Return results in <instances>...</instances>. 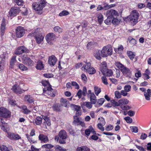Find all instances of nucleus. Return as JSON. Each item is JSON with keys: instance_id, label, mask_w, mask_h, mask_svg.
Listing matches in <instances>:
<instances>
[{"instance_id": "f257e3e1", "label": "nucleus", "mask_w": 151, "mask_h": 151, "mask_svg": "<svg viewBox=\"0 0 151 151\" xmlns=\"http://www.w3.org/2000/svg\"><path fill=\"white\" fill-rule=\"evenodd\" d=\"M113 49L110 45H108L104 47L101 51V56L106 57L111 55L112 54Z\"/></svg>"}, {"instance_id": "f03ea898", "label": "nucleus", "mask_w": 151, "mask_h": 151, "mask_svg": "<svg viewBox=\"0 0 151 151\" xmlns=\"http://www.w3.org/2000/svg\"><path fill=\"white\" fill-rule=\"evenodd\" d=\"M45 4L44 0H40L39 2H34L32 4V7L34 9L37 11H41L45 7Z\"/></svg>"}, {"instance_id": "7ed1b4c3", "label": "nucleus", "mask_w": 151, "mask_h": 151, "mask_svg": "<svg viewBox=\"0 0 151 151\" xmlns=\"http://www.w3.org/2000/svg\"><path fill=\"white\" fill-rule=\"evenodd\" d=\"M41 30V28H37L33 34V35L35 36L37 43L38 44H40L41 42L44 37L40 33Z\"/></svg>"}, {"instance_id": "20e7f679", "label": "nucleus", "mask_w": 151, "mask_h": 151, "mask_svg": "<svg viewBox=\"0 0 151 151\" xmlns=\"http://www.w3.org/2000/svg\"><path fill=\"white\" fill-rule=\"evenodd\" d=\"M133 12L129 19L132 24L134 25L136 24L138 22L139 14L136 10H133Z\"/></svg>"}, {"instance_id": "39448f33", "label": "nucleus", "mask_w": 151, "mask_h": 151, "mask_svg": "<svg viewBox=\"0 0 151 151\" xmlns=\"http://www.w3.org/2000/svg\"><path fill=\"white\" fill-rule=\"evenodd\" d=\"M23 63L26 65L32 66L34 65V62L26 55H24L22 57Z\"/></svg>"}, {"instance_id": "423d86ee", "label": "nucleus", "mask_w": 151, "mask_h": 151, "mask_svg": "<svg viewBox=\"0 0 151 151\" xmlns=\"http://www.w3.org/2000/svg\"><path fill=\"white\" fill-rule=\"evenodd\" d=\"M59 142L60 144L65 143V139L67 137V135L66 132L64 130L60 131L59 134Z\"/></svg>"}, {"instance_id": "0eeeda50", "label": "nucleus", "mask_w": 151, "mask_h": 151, "mask_svg": "<svg viewBox=\"0 0 151 151\" xmlns=\"http://www.w3.org/2000/svg\"><path fill=\"white\" fill-rule=\"evenodd\" d=\"M10 115L11 112L8 110L3 107L0 108V117L7 118L9 117Z\"/></svg>"}, {"instance_id": "6e6552de", "label": "nucleus", "mask_w": 151, "mask_h": 151, "mask_svg": "<svg viewBox=\"0 0 151 151\" xmlns=\"http://www.w3.org/2000/svg\"><path fill=\"white\" fill-rule=\"evenodd\" d=\"M0 127L1 129L4 132L8 133L9 130V126L1 118L0 119Z\"/></svg>"}, {"instance_id": "1a4fd4ad", "label": "nucleus", "mask_w": 151, "mask_h": 151, "mask_svg": "<svg viewBox=\"0 0 151 151\" xmlns=\"http://www.w3.org/2000/svg\"><path fill=\"white\" fill-rule=\"evenodd\" d=\"M7 136L10 139L15 140L20 139V143L24 142V140L22 139L21 137L18 134H15L13 133L9 132L7 133Z\"/></svg>"}, {"instance_id": "9d476101", "label": "nucleus", "mask_w": 151, "mask_h": 151, "mask_svg": "<svg viewBox=\"0 0 151 151\" xmlns=\"http://www.w3.org/2000/svg\"><path fill=\"white\" fill-rule=\"evenodd\" d=\"M29 50L25 46H21L17 48L15 50L14 53L17 55H19L24 53L29 52Z\"/></svg>"}, {"instance_id": "9b49d317", "label": "nucleus", "mask_w": 151, "mask_h": 151, "mask_svg": "<svg viewBox=\"0 0 151 151\" xmlns=\"http://www.w3.org/2000/svg\"><path fill=\"white\" fill-rule=\"evenodd\" d=\"M43 93L45 94H47L50 95L51 96L54 97L55 95L54 93V90L50 86H47L44 88L43 89Z\"/></svg>"}, {"instance_id": "f8f14e48", "label": "nucleus", "mask_w": 151, "mask_h": 151, "mask_svg": "<svg viewBox=\"0 0 151 151\" xmlns=\"http://www.w3.org/2000/svg\"><path fill=\"white\" fill-rule=\"evenodd\" d=\"M20 85L15 84L12 87V89L14 92L18 94H20L28 90V89L23 90L21 88Z\"/></svg>"}, {"instance_id": "ddd939ff", "label": "nucleus", "mask_w": 151, "mask_h": 151, "mask_svg": "<svg viewBox=\"0 0 151 151\" xmlns=\"http://www.w3.org/2000/svg\"><path fill=\"white\" fill-rule=\"evenodd\" d=\"M25 33V30L21 26H19L16 29V37L18 38L22 37Z\"/></svg>"}, {"instance_id": "4468645a", "label": "nucleus", "mask_w": 151, "mask_h": 151, "mask_svg": "<svg viewBox=\"0 0 151 151\" xmlns=\"http://www.w3.org/2000/svg\"><path fill=\"white\" fill-rule=\"evenodd\" d=\"M106 16H110L111 18H113L119 16L118 12L115 10L113 9L108 10L106 13Z\"/></svg>"}, {"instance_id": "2eb2a0df", "label": "nucleus", "mask_w": 151, "mask_h": 151, "mask_svg": "<svg viewBox=\"0 0 151 151\" xmlns=\"http://www.w3.org/2000/svg\"><path fill=\"white\" fill-rule=\"evenodd\" d=\"M121 71L124 76L128 78H131L132 76L131 71L126 67L124 68Z\"/></svg>"}, {"instance_id": "dca6fc26", "label": "nucleus", "mask_w": 151, "mask_h": 151, "mask_svg": "<svg viewBox=\"0 0 151 151\" xmlns=\"http://www.w3.org/2000/svg\"><path fill=\"white\" fill-rule=\"evenodd\" d=\"M20 10L19 8H12L9 12V15L10 17H14L16 16L20 12Z\"/></svg>"}, {"instance_id": "f3484780", "label": "nucleus", "mask_w": 151, "mask_h": 151, "mask_svg": "<svg viewBox=\"0 0 151 151\" xmlns=\"http://www.w3.org/2000/svg\"><path fill=\"white\" fill-rule=\"evenodd\" d=\"M45 38L47 42L49 44H51L55 38V35L53 33H49L47 35Z\"/></svg>"}, {"instance_id": "a211bd4d", "label": "nucleus", "mask_w": 151, "mask_h": 151, "mask_svg": "<svg viewBox=\"0 0 151 151\" xmlns=\"http://www.w3.org/2000/svg\"><path fill=\"white\" fill-rule=\"evenodd\" d=\"M57 60L56 58L54 55H52L49 57L48 63L51 66H54L55 65Z\"/></svg>"}, {"instance_id": "6ab92c4d", "label": "nucleus", "mask_w": 151, "mask_h": 151, "mask_svg": "<svg viewBox=\"0 0 151 151\" xmlns=\"http://www.w3.org/2000/svg\"><path fill=\"white\" fill-rule=\"evenodd\" d=\"M6 25L5 20V19L3 18L2 21L0 28L1 35L2 36L4 34L6 29Z\"/></svg>"}, {"instance_id": "aec40b11", "label": "nucleus", "mask_w": 151, "mask_h": 151, "mask_svg": "<svg viewBox=\"0 0 151 151\" xmlns=\"http://www.w3.org/2000/svg\"><path fill=\"white\" fill-rule=\"evenodd\" d=\"M42 117H41L37 116L33 121V124L35 125H40L42 123Z\"/></svg>"}, {"instance_id": "412c9836", "label": "nucleus", "mask_w": 151, "mask_h": 151, "mask_svg": "<svg viewBox=\"0 0 151 151\" xmlns=\"http://www.w3.org/2000/svg\"><path fill=\"white\" fill-rule=\"evenodd\" d=\"M38 137L39 140H40L42 142L46 143L49 141L47 136L43 134H40Z\"/></svg>"}, {"instance_id": "4be33fe9", "label": "nucleus", "mask_w": 151, "mask_h": 151, "mask_svg": "<svg viewBox=\"0 0 151 151\" xmlns=\"http://www.w3.org/2000/svg\"><path fill=\"white\" fill-rule=\"evenodd\" d=\"M42 117L45 121L44 122L43 125L45 126V128H47V126L49 127L51 125L50 120L48 117L46 116H43Z\"/></svg>"}, {"instance_id": "5701e85b", "label": "nucleus", "mask_w": 151, "mask_h": 151, "mask_svg": "<svg viewBox=\"0 0 151 151\" xmlns=\"http://www.w3.org/2000/svg\"><path fill=\"white\" fill-rule=\"evenodd\" d=\"M92 102L85 101L81 103V106H86L88 109H91L92 107Z\"/></svg>"}, {"instance_id": "b1692460", "label": "nucleus", "mask_w": 151, "mask_h": 151, "mask_svg": "<svg viewBox=\"0 0 151 151\" xmlns=\"http://www.w3.org/2000/svg\"><path fill=\"white\" fill-rule=\"evenodd\" d=\"M35 67L38 70H41L43 69L44 68V65L42 62L40 60H38L37 62Z\"/></svg>"}, {"instance_id": "393cba45", "label": "nucleus", "mask_w": 151, "mask_h": 151, "mask_svg": "<svg viewBox=\"0 0 151 151\" xmlns=\"http://www.w3.org/2000/svg\"><path fill=\"white\" fill-rule=\"evenodd\" d=\"M100 69L102 73L104 72V71L107 69V64L106 62H103L101 63Z\"/></svg>"}, {"instance_id": "a878e982", "label": "nucleus", "mask_w": 151, "mask_h": 151, "mask_svg": "<svg viewBox=\"0 0 151 151\" xmlns=\"http://www.w3.org/2000/svg\"><path fill=\"white\" fill-rule=\"evenodd\" d=\"M90 98V101L92 102L93 104H95L97 102L96 97L94 93H91L89 96Z\"/></svg>"}, {"instance_id": "bb28decb", "label": "nucleus", "mask_w": 151, "mask_h": 151, "mask_svg": "<svg viewBox=\"0 0 151 151\" xmlns=\"http://www.w3.org/2000/svg\"><path fill=\"white\" fill-rule=\"evenodd\" d=\"M151 90L150 89H148L147 90V92H145L144 93V95L146 100L149 101L150 100V96H151Z\"/></svg>"}, {"instance_id": "cd10ccee", "label": "nucleus", "mask_w": 151, "mask_h": 151, "mask_svg": "<svg viewBox=\"0 0 151 151\" xmlns=\"http://www.w3.org/2000/svg\"><path fill=\"white\" fill-rule=\"evenodd\" d=\"M100 53H101V51L100 50H96L94 52V56L98 60H100L101 59Z\"/></svg>"}, {"instance_id": "c85d7f7f", "label": "nucleus", "mask_w": 151, "mask_h": 151, "mask_svg": "<svg viewBox=\"0 0 151 151\" xmlns=\"http://www.w3.org/2000/svg\"><path fill=\"white\" fill-rule=\"evenodd\" d=\"M24 99L29 103H32L34 101L33 98L29 95H26L24 96Z\"/></svg>"}, {"instance_id": "c756f323", "label": "nucleus", "mask_w": 151, "mask_h": 151, "mask_svg": "<svg viewBox=\"0 0 151 151\" xmlns=\"http://www.w3.org/2000/svg\"><path fill=\"white\" fill-rule=\"evenodd\" d=\"M53 110L56 111H60L61 110V106L59 104H56L52 106Z\"/></svg>"}, {"instance_id": "7c9ffc66", "label": "nucleus", "mask_w": 151, "mask_h": 151, "mask_svg": "<svg viewBox=\"0 0 151 151\" xmlns=\"http://www.w3.org/2000/svg\"><path fill=\"white\" fill-rule=\"evenodd\" d=\"M103 74L107 76H110L113 74V72L112 70L110 69H106V70L102 73Z\"/></svg>"}, {"instance_id": "2f4dec72", "label": "nucleus", "mask_w": 151, "mask_h": 151, "mask_svg": "<svg viewBox=\"0 0 151 151\" xmlns=\"http://www.w3.org/2000/svg\"><path fill=\"white\" fill-rule=\"evenodd\" d=\"M129 102V101L127 99L123 98L119 100L120 105H123L127 104Z\"/></svg>"}, {"instance_id": "473e14b6", "label": "nucleus", "mask_w": 151, "mask_h": 151, "mask_svg": "<svg viewBox=\"0 0 151 151\" xmlns=\"http://www.w3.org/2000/svg\"><path fill=\"white\" fill-rule=\"evenodd\" d=\"M16 56L14 55L12 58L10 65V67L11 68H13L14 65L15 63L16 62L17 60L16 59Z\"/></svg>"}, {"instance_id": "72a5a7b5", "label": "nucleus", "mask_w": 151, "mask_h": 151, "mask_svg": "<svg viewBox=\"0 0 151 151\" xmlns=\"http://www.w3.org/2000/svg\"><path fill=\"white\" fill-rule=\"evenodd\" d=\"M76 151H90V149L87 147L83 146L78 147L76 149Z\"/></svg>"}, {"instance_id": "f704fd0d", "label": "nucleus", "mask_w": 151, "mask_h": 151, "mask_svg": "<svg viewBox=\"0 0 151 151\" xmlns=\"http://www.w3.org/2000/svg\"><path fill=\"white\" fill-rule=\"evenodd\" d=\"M97 17L99 23L101 24L103 21V18L102 14L101 13L98 14Z\"/></svg>"}, {"instance_id": "c9c22d12", "label": "nucleus", "mask_w": 151, "mask_h": 151, "mask_svg": "<svg viewBox=\"0 0 151 151\" xmlns=\"http://www.w3.org/2000/svg\"><path fill=\"white\" fill-rule=\"evenodd\" d=\"M127 40L132 45H134L136 44V40L132 38L131 37H129L128 38Z\"/></svg>"}, {"instance_id": "e433bc0d", "label": "nucleus", "mask_w": 151, "mask_h": 151, "mask_svg": "<svg viewBox=\"0 0 151 151\" xmlns=\"http://www.w3.org/2000/svg\"><path fill=\"white\" fill-rule=\"evenodd\" d=\"M91 63L89 62H88L86 63V65L83 66L81 69L82 70H86V71L89 68H91Z\"/></svg>"}, {"instance_id": "4c0bfd02", "label": "nucleus", "mask_w": 151, "mask_h": 151, "mask_svg": "<svg viewBox=\"0 0 151 151\" xmlns=\"http://www.w3.org/2000/svg\"><path fill=\"white\" fill-rule=\"evenodd\" d=\"M61 102L63 104V105L65 107H67V105L69 104V102L66 99L63 98H61L60 99Z\"/></svg>"}, {"instance_id": "58836bf2", "label": "nucleus", "mask_w": 151, "mask_h": 151, "mask_svg": "<svg viewBox=\"0 0 151 151\" xmlns=\"http://www.w3.org/2000/svg\"><path fill=\"white\" fill-rule=\"evenodd\" d=\"M127 55L129 58L131 60H133L135 56L134 54L132 51H127Z\"/></svg>"}, {"instance_id": "ea45409f", "label": "nucleus", "mask_w": 151, "mask_h": 151, "mask_svg": "<svg viewBox=\"0 0 151 151\" xmlns=\"http://www.w3.org/2000/svg\"><path fill=\"white\" fill-rule=\"evenodd\" d=\"M94 89L95 94L96 96H98L101 91V88L96 86H95L94 87Z\"/></svg>"}, {"instance_id": "a19ab883", "label": "nucleus", "mask_w": 151, "mask_h": 151, "mask_svg": "<svg viewBox=\"0 0 151 151\" xmlns=\"http://www.w3.org/2000/svg\"><path fill=\"white\" fill-rule=\"evenodd\" d=\"M107 16V18L104 21V22L106 24L108 25L112 23V18H111V17H110V16Z\"/></svg>"}, {"instance_id": "79ce46f5", "label": "nucleus", "mask_w": 151, "mask_h": 151, "mask_svg": "<svg viewBox=\"0 0 151 151\" xmlns=\"http://www.w3.org/2000/svg\"><path fill=\"white\" fill-rule=\"evenodd\" d=\"M115 65L122 71V70L124 68V67L123 65L119 62H117L115 63Z\"/></svg>"}, {"instance_id": "37998d69", "label": "nucleus", "mask_w": 151, "mask_h": 151, "mask_svg": "<svg viewBox=\"0 0 151 151\" xmlns=\"http://www.w3.org/2000/svg\"><path fill=\"white\" fill-rule=\"evenodd\" d=\"M22 110H23L22 112L25 114H29L30 111L28 110L25 106H24L22 107Z\"/></svg>"}, {"instance_id": "c03bdc74", "label": "nucleus", "mask_w": 151, "mask_h": 151, "mask_svg": "<svg viewBox=\"0 0 151 151\" xmlns=\"http://www.w3.org/2000/svg\"><path fill=\"white\" fill-rule=\"evenodd\" d=\"M88 73L91 74H94L96 73V70L93 67H91L86 71Z\"/></svg>"}, {"instance_id": "a18cd8bd", "label": "nucleus", "mask_w": 151, "mask_h": 151, "mask_svg": "<svg viewBox=\"0 0 151 151\" xmlns=\"http://www.w3.org/2000/svg\"><path fill=\"white\" fill-rule=\"evenodd\" d=\"M56 151H66V149L63 148L59 145H56L55 147Z\"/></svg>"}, {"instance_id": "49530a36", "label": "nucleus", "mask_w": 151, "mask_h": 151, "mask_svg": "<svg viewBox=\"0 0 151 151\" xmlns=\"http://www.w3.org/2000/svg\"><path fill=\"white\" fill-rule=\"evenodd\" d=\"M18 67L21 70L23 71H26L28 69L26 66L22 64H19L18 65Z\"/></svg>"}, {"instance_id": "de8ad7c7", "label": "nucleus", "mask_w": 151, "mask_h": 151, "mask_svg": "<svg viewBox=\"0 0 151 151\" xmlns=\"http://www.w3.org/2000/svg\"><path fill=\"white\" fill-rule=\"evenodd\" d=\"M115 97L117 99H119L122 97L121 94L118 91H116L115 92Z\"/></svg>"}, {"instance_id": "09e8293b", "label": "nucleus", "mask_w": 151, "mask_h": 151, "mask_svg": "<svg viewBox=\"0 0 151 151\" xmlns=\"http://www.w3.org/2000/svg\"><path fill=\"white\" fill-rule=\"evenodd\" d=\"M120 22V20L116 17L113 18L112 20V23L114 24H118Z\"/></svg>"}, {"instance_id": "8fccbe9b", "label": "nucleus", "mask_w": 151, "mask_h": 151, "mask_svg": "<svg viewBox=\"0 0 151 151\" xmlns=\"http://www.w3.org/2000/svg\"><path fill=\"white\" fill-rule=\"evenodd\" d=\"M111 102L112 105L114 106H120L119 103V100L118 102H117L114 100H111Z\"/></svg>"}, {"instance_id": "3c124183", "label": "nucleus", "mask_w": 151, "mask_h": 151, "mask_svg": "<svg viewBox=\"0 0 151 151\" xmlns=\"http://www.w3.org/2000/svg\"><path fill=\"white\" fill-rule=\"evenodd\" d=\"M69 14V12L66 10L60 12L59 14V15L60 16L62 17L64 16H66Z\"/></svg>"}, {"instance_id": "603ef678", "label": "nucleus", "mask_w": 151, "mask_h": 151, "mask_svg": "<svg viewBox=\"0 0 151 151\" xmlns=\"http://www.w3.org/2000/svg\"><path fill=\"white\" fill-rule=\"evenodd\" d=\"M81 122L79 120V118L77 116H75L74 117V123L76 124H78V123L80 124Z\"/></svg>"}, {"instance_id": "864d4df0", "label": "nucleus", "mask_w": 151, "mask_h": 151, "mask_svg": "<svg viewBox=\"0 0 151 151\" xmlns=\"http://www.w3.org/2000/svg\"><path fill=\"white\" fill-rule=\"evenodd\" d=\"M120 108L122 110H127L131 109V107L128 105H121Z\"/></svg>"}, {"instance_id": "5fc2aeb1", "label": "nucleus", "mask_w": 151, "mask_h": 151, "mask_svg": "<svg viewBox=\"0 0 151 151\" xmlns=\"http://www.w3.org/2000/svg\"><path fill=\"white\" fill-rule=\"evenodd\" d=\"M42 147L43 148H47V149H50L52 148L53 146L50 144H46L43 145L42 146Z\"/></svg>"}, {"instance_id": "6e6d98bb", "label": "nucleus", "mask_w": 151, "mask_h": 151, "mask_svg": "<svg viewBox=\"0 0 151 151\" xmlns=\"http://www.w3.org/2000/svg\"><path fill=\"white\" fill-rule=\"evenodd\" d=\"M113 128L114 127L112 125L109 124L106 126L105 129L107 131H109L112 130Z\"/></svg>"}, {"instance_id": "4d7b16f0", "label": "nucleus", "mask_w": 151, "mask_h": 151, "mask_svg": "<svg viewBox=\"0 0 151 151\" xmlns=\"http://www.w3.org/2000/svg\"><path fill=\"white\" fill-rule=\"evenodd\" d=\"M124 119L128 123H131L132 122V118L129 116L125 117Z\"/></svg>"}, {"instance_id": "13d9d810", "label": "nucleus", "mask_w": 151, "mask_h": 151, "mask_svg": "<svg viewBox=\"0 0 151 151\" xmlns=\"http://www.w3.org/2000/svg\"><path fill=\"white\" fill-rule=\"evenodd\" d=\"M54 31L58 33L61 32L62 31V29L58 26H56L54 28Z\"/></svg>"}, {"instance_id": "bf43d9fd", "label": "nucleus", "mask_w": 151, "mask_h": 151, "mask_svg": "<svg viewBox=\"0 0 151 151\" xmlns=\"http://www.w3.org/2000/svg\"><path fill=\"white\" fill-rule=\"evenodd\" d=\"M72 86L75 87V88L78 89L79 88V87L78 84L76 82L72 81L71 82Z\"/></svg>"}, {"instance_id": "052dcab7", "label": "nucleus", "mask_w": 151, "mask_h": 151, "mask_svg": "<svg viewBox=\"0 0 151 151\" xmlns=\"http://www.w3.org/2000/svg\"><path fill=\"white\" fill-rule=\"evenodd\" d=\"M42 85L44 86L45 87L47 86H51L50 85L49 83L46 81H42Z\"/></svg>"}, {"instance_id": "680f3d73", "label": "nucleus", "mask_w": 151, "mask_h": 151, "mask_svg": "<svg viewBox=\"0 0 151 151\" xmlns=\"http://www.w3.org/2000/svg\"><path fill=\"white\" fill-rule=\"evenodd\" d=\"M93 42H90L88 43L87 47L88 49H90L93 47Z\"/></svg>"}, {"instance_id": "e2e57ef3", "label": "nucleus", "mask_w": 151, "mask_h": 151, "mask_svg": "<svg viewBox=\"0 0 151 151\" xmlns=\"http://www.w3.org/2000/svg\"><path fill=\"white\" fill-rule=\"evenodd\" d=\"M26 137H27V139H28V140L30 142H32L33 143H34L35 142H36L34 140H32V136H30V135H29L28 134H26Z\"/></svg>"}, {"instance_id": "0e129e2a", "label": "nucleus", "mask_w": 151, "mask_h": 151, "mask_svg": "<svg viewBox=\"0 0 151 151\" xmlns=\"http://www.w3.org/2000/svg\"><path fill=\"white\" fill-rule=\"evenodd\" d=\"M15 2L18 6L23 5V1L22 0H14Z\"/></svg>"}, {"instance_id": "69168bd1", "label": "nucleus", "mask_w": 151, "mask_h": 151, "mask_svg": "<svg viewBox=\"0 0 151 151\" xmlns=\"http://www.w3.org/2000/svg\"><path fill=\"white\" fill-rule=\"evenodd\" d=\"M131 87L129 85H126L124 87V89L126 92H128L130 91Z\"/></svg>"}, {"instance_id": "338daca9", "label": "nucleus", "mask_w": 151, "mask_h": 151, "mask_svg": "<svg viewBox=\"0 0 151 151\" xmlns=\"http://www.w3.org/2000/svg\"><path fill=\"white\" fill-rule=\"evenodd\" d=\"M83 95L82 91L80 89L77 92L76 96H78L79 99H81V98L82 95Z\"/></svg>"}, {"instance_id": "774afa93", "label": "nucleus", "mask_w": 151, "mask_h": 151, "mask_svg": "<svg viewBox=\"0 0 151 151\" xmlns=\"http://www.w3.org/2000/svg\"><path fill=\"white\" fill-rule=\"evenodd\" d=\"M81 78L82 80L84 81L85 82H86L87 81V78L86 76L84 74H82L81 75Z\"/></svg>"}]
</instances>
